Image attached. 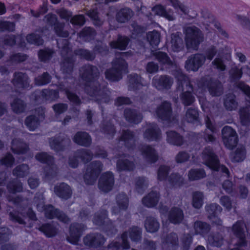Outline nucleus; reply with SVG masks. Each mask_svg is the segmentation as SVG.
Returning <instances> with one entry per match:
<instances>
[{
    "mask_svg": "<svg viewBox=\"0 0 250 250\" xmlns=\"http://www.w3.org/2000/svg\"><path fill=\"white\" fill-rule=\"evenodd\" d=\"M246 155L245 149L244 147L238 148L234 153L231 154V158L233 162H239L243 161Z\"/></svg>",
    "mask_w": 250,
    "mask_h": 250,
    "instance_id": "c03bdc74",
    "label": "nucleus"
},
{
    "mask_svg": "<svg viewBox=\"0 0 250 250\" xmlns=\"http://www.w3.org/2000/svg\"><path fill=\"white\" fill-rule=\"evenodd\" d=\"M53 53V51L50 49L41 50L39 53V57L42 61L45 62L49 60Z\"/></svg>",
    "mask_w": 250,
    "mask_h": 250,
    "instance_id": "774afa93",
    "label": "nucleus"
},
{
    "mask_svg": "<svg viewBox=\"0 0 250 250\" xmlns=\"http://www.w3.org/2000/svg\"><path fill=\"white\" fill-rule=\"evenodd\" d=\"M129 87L130 89L140 88L143 85L141 78L137 74L130 75L128 77Z\"/></svg>",
    "mask_w": 250,
    "mask_h": 250,
    "instance_id": "a19ab883",
    "label": "nucleus"
},
{
    "mask_svg": "<svg viewBox=\"0 0 250 250\" xmlns=\"http://www.w3.org/2000/svg\"><path fill=\"white\" fill-rule=\"evenodd\" d=\"M128 43V39L125 37H120L117 41L112 42L110 43V46L113 48H118L121 50H125Z\"/></svg>",
    "mask_w": 250,
    "mask_h": 250,
    "instance_id": "ea45409f",
    "label": "nucleus"
},
{
    "mask_svg": "<svg viewBox=\"0 0 250 250\" xmlns=\"http://www.w3.org/2000/svg\"><path fill=\"white\" fill-rule=\"evenodd\" d=\"M50 81L49 75L47 73H44L42 76L35 79V83L37 85H42L48 83Z\"/></svg>",
    "mask_w": 250,
    "mask_h": 250,
    "instance_id": "338daca9",
    "label": "nucleus"
},
{
    "mask_svg": "<svg viewBox=\"0 0 250 250\" xmlns=\"http://www.w3.org/2000/svg\"><path fill=\"white\" fill-rule=\"evenodd\" d=\"M55 192L61 198L67 199L71 195L69 186L64 183H62L55 188Z\"/></svg>",
    "mask_w": 250,
    "mask_h": 250,
    "instance_id": "cd10ccee",
    "label": "nucleus"
},
{
    "mask_svg": "<svg viewBox=\"0 0 250 250\" xmlns=\"http://www.w3.org/2000/svg\"><path fill=\"white\" fill-rule=\"evenodd\" d=\"M205 57L201 54L190 56L186 62L185 68L188 71H197L205 62Z\"/></svg>",
    "mask_w": 250,
    "mask_h": 250,
    "instance_id": "ddd939ff",
    "label": "nucleus"
},
{
    "mask_svg": "<svg viewBox=\"0 0 250 250\" xmlns=\"http://www.w3.org/2000/svg\"><path fill=\"white\" fill-rule=\"evenodd\" d=\"M167 133V141L169 144L177 146H181L183 144V138L175 132L169 131Z\"/></svg>",
    "mask_w": 250,
    "mask_h": 250,
    "instance_id": "c9c22d12",
    "label": "nucleus"
},
{
    "mask_svg": "<svg viewBox=\"0 0 250 250\" xmlns=\"http://www.w3.org/2000/svg\"><path fill=\"white\" fill-rule=\"evenodd\" d=\"M178 239L176 234H171L167 238L166 243L170 250H175Z\"/></svg>",
    "mask_w": 250,
    "mask_h": 250,
    "instance_id": "0e129e2a",
    "label": "nucleus"
},
{
    "mask_svg": "<svg viewBox=\"0 0 250 250\" xmlns=\"http://www.w3.org/2000/svg\"><path fill=\"white\" fill-rule=\"evenodd\" d=\"M244 223L241 221L237 222L233 226L232 231L238 238L239 242L237 247L231 250H243L241 248L246 245V242L244 239Z\"/></svg>",
    "mask_w": 250,
    "mask_h": 250,
    "instance_id": "2eb2a0df",
    "label": "nucleus"
},
{
    "mask_svg": "<svg viewBox=\"0 0 250 250\" xmlns=\"http://www.w3.org/2000/svg\"><path fill=\"white\" fill-rule=\"evenodd\" d=\"M184 215L182 210L178 208H172L168 214V219L173 224L180 223L183 219Z\"/></svg>",
    "mask_w": 250,
    "mask_h": 250,
    "instance_id": "2f4dec72",
    "label": "nucleus"
},
{
    "mask_svg": "<svg viewBox=\"0 0 250 250\" xmlns=\"http://www.w3.org/2000/svg\"><path fill=\"white\" fill-rule=\"evenodd\" d=\"M169 184L172 187H177L181 186L183 183V178L177 174H171L167 178Z\"/></svg>",
    "mask_w": 250,
    "mask_h": 250,
    "instance_id": "09e8293b",
    "label": "nucleus"
},
{
    "mask_svg": "<svg viewBox=\"0 0 250 250\" xmlns=\"http://www.w3.org/2000/svg\"><path fill=\"white\" fill-rule=\"evenodd\" d=\"M37 208L41 211L44 210L45 216L48 218L52 219L56 217L61 221L64 223H66L69 221V218L65 214L60 212L57 209H55L52 206L48 205L44 208L43 201L37 205Z\"/></svg>",
    "mask_w": 250,
    "mask_h": 250,
    "instance_id": "1a4fd4ad",
    "label": "nucleus"
},
{
    "mask_svg": "<svg viewBox=\"0 0 250 250\" xmlns=\"http://www.w3.org/2000/svg\"><path fill=\"white\" fill-rule=\"evenodd\" d=\"M117 202L120 211L121 209H125L128 206V199L125 194H120L117 197Z\"/></svg>",
    "mask_w": 250,
    "mask_h": 250,
    "instance_id": "864d4df0",
    "label": "nucleus"
},
{
    "mask_svg": "<svg viewBox=\"0 0 250 250\" xmlns=\"http://www.w3.org/2000/svg\"><path fill=\"white\" fill-rule=\"evenodd\" d=\"M194 228L195 234L204 235L209 230V226L205 223L196 222L194 223Z\"/></svg>",
    "mask_w": 250,
    "mask_h": 250,
    "instance_id": "37998d69",
    "label": "nucleus"
},
{
    "mask_svg": "<svg viewBox=\"0 0 250 250\" xmlns=\"http://www.w3.org/2000/svg\"><path fill=\"white\" fill-rule=\"evenodd\" d=\"M171 109L170 104L167 102H163L156 110L155 114L157 117L167 122L168 125L175 123V119L171 117Z\"/></svg>",
    "mask_w": 250,
    "mask_h": 250,
    "instance_id": "f8f14e48",
    "label": "nucleus"
},
{
    "mask_svg": "<svg viewBox=\"0 0 250 250\" xmlns=\"http://www.w3.org/2000/svg\"><path fill=\"white\" fill-rule=\"evenodd\" d=\"M95 35V31L90 27H86L79 34L80 38L87 41L89 39L93 37Z\"/></svg>",
    "mask_w": 250,
    "mask_h": 250,
    "instance_id": "13d9d810",
    "label": "nucleus"
},
{
    "mask_svg": "<svg viewBox=\"0 0 250 250\" xmlns=\"http://www.w3.org/2000/svg\"><path fill=\"white\" fill-rule=\"evenodd\" d=\"M73 140L76 144L85 146L90 145L91 142L88 134L84 132L77 133L74 137Z\"/></svg>",
    "mask_w": 250,
    "mask_h": 250,
    "instance_id": "c85d7f7f",
    "label": "nucleus"
},
{
    "mask_svg": "<svg viewBox=\"0 0 250 250\" xmlns=\"http://www.w3.org/2000/svg\"><path fill=\"white\" fill-rule=\"evenodd\" d=\"M203 204V195L202 192H196L193 194L192 205L196 208H200Z\"/></svg>",
    "mask_w": 250,
    "mask_h": 250,
    "instance_id": "3c124183",
    "label": "nucleus"
},
{
    "mask_svg": "<svg viewBox=\"0 0 250 250\" xmlns=\"http://www.w3.org/2000/svg\"><path fill=\"white\" fill-rule=\"evenodd\" d=\"M40 230L48 237H52L56 233V229L49 224L42 226L40 228Z\"/></svg>",
    "mask_w": 250,
    "mask_h": 250,
    "instance_id": "603ef678",
    "label": "nucleus"
},
{
    "mask_svg": "<svg viewBox=\"0 0 250 250\" xmlns=\"http://www.w3.org/2000/svg\"><path fill=\"white\" fill-rule=\"evenodd\" d=\"M127 233H124L119 241H115L110 244L108 246V250H121V249H128L129 245L127 242Z\"/></svg>",
    "mask_w": 250,
    "mask_h": 250,
    "instance_id": "393cba45",
    "label": "nucleus"
},
{
    "mask_svg": "<svg viewBox=\"0 0 250 250\" xmlns=\"http://www.w3.org/2000/svg\"><path fill=\"white\" fill-rule=\"evenodd\" d=\"M121 58L117 59L113 62L111 69L107 70L105 72L106 78L112 81H117L122 79V74L126 72L127 64L123 59L126 55V53L121 54Z\"/></svg>",
    "mask_w": 250,
    "mask_h": 250,
    "instance_id": "7ed1b4c3",
    "label": "nucleus"
},
{
    "mask_svg": "<svg viewBox=\"0 0 250 250\" xmlns=\"http://www.w3.org/2000/svg\"><path fill=\"white\" fill-rule=\"evenodd\" d=\"M216 54L217 57L212 62V65L219 70L224 71L226 67L225 61L223 60L225 58L224 53L220 50L217 51L214 47H212L207 51L206 56L210 61Z\"/></svg>",
    "mask_w": 250,
    "mask_h": 250,
    "instance_id": "9d476101",
    "label": "nucleus"
},
{
    "mask_svg": "<svg viewBox=\"0 0 250 250\" xmlns=\"http://www.w3.org/2000/svg\"><path fill=\"white\" fill-rule=\"evenodd\" d=\"M114 184V178L112 173L107 172L100 177L99 182V188L104 192L110 190Z\"/></svg>",
    "mask_w": 250,
    "mask_h": 250,
    "instance_id": "f3484780",
    "label": "nucleus"
},
{
    "mask_svg": "<svg viewBox=\"0 0 250 250\" xmlns=\"http://www.w3.org/2000/svg\"><path fill=\"white\" fill-rule=\"evenodd\" d=\"M85 229L84 226L73 224L70 228V235L67 237L68 241L73 244H77L82 232Z\"/></svg>",
    "mask_w": 250,
    "mask_h": 250,
    "instance_id": "a211bd4d",
    "label": "nucleus"
},
{
    "mask_svg": "<svg viewBox=\"0 0 250 250\" xmlns=\"http://www.w3.org/2000/svg\"><path fill=\"white\" fill-rule=\"evenodd\" d=\"M142 154L143 157L150 163L155 162L158 155L153 148L149 146H144L142 148Z\"/></svg>",
    "mask_w": 250,
    "mask_h": 250,
    "instance_id": "a878e982",
    "label": "nucleus"
},
{
    "mask_svg": "<svg viewBox=\"0 0 250 250\" xmlns=\"http://www.w3.org/2000/svg\"><path fill=\"white\" fill-rule=\"evenodd\" d=\"M178 81L179 88H180L181 85L182 89L183 91V93L181 95V99L182 103L185 105H190L193 102L194 98L191 94L193 88L190 85L188 78L181 73L178 77Z\"/></svg>",
    "mask_w": 250,
    "mask_h": 250,
    "instance_id": "39448f33",
    "label": "nucleus"
},
{
    "mask_svg": "<svg viewBox=\"0 0 250 250\" xmlns=\"http://www.w3.org/2000/svg\"><path fill=\"white\" fill-rule=\"evenodd\" d=\"M152 83L159 90L167 89L170 88L173 83V81L167 76H156L153 78Z\"/></svg>",
    "mask_w": 250,
    "mask_h": 250,
    "instance_id": "dca6fc26",
    "label": "nucleus"
},
{
    "mask_svg": "<svg viewBox=\"0 0 250 250\" xmlns=\"http://www.w3.org/2000/svg\"><path fill=\"white\" fill-rule=\"evenodd\" d=\"M206 209L209 214V218L212 220V222L217 225H221L222 221L216 217V214L221 212L222 208L216 204H212L207 206Z\"/></svg>",
    "mask_w": 250,
    "mask_h": 250,
    "instance_id": "4be33fe9",
    "label": "nucleus"
},
{
    "mask_svg": "<svg viewBox=\"0 0 250 250\" xmlns=\"http://www.w3.org/2000/svg\"><path fill=\"white\" fill-rule=\"evenodd\" d=\"M125 116L128 122L134 124L140 123L142 119V116L140 114H137L136 111L128 109L125 111Z\"/></svg>",
    "mask_w": 250,
    "mask_h": 250,
    "instance_id": "72a5a7b5",
    "label": "nucleus"
},
{
    "mask_svg": "<svg viewBox=\"0 0 250 250\" xmlns=\"http://www.w3.org/2000/svg\"><path fill=\"white\" fill-rule=\"evenodd\" d=\"M57 44L59 48H61V54L63 58L64 62L62 64V69L64 72H70L72 68L73 60L71 57V51L69 49L68 41L66 40L62 39L57 41Z\"/></svg>",
    "mask_w": 250,
    "mask_h": 250,
    "instance_id": "0eeeda50",
    "label": "nucleus"
},
{
    "mask_svg": "<svg viewBox=\"0 0 250 250\" xmlns=\"http://www.w3.org/2000/svg\"><path fill=\"white\" fill-rule=\"evenodd\" d=\"M168 47L174 52H178L183 48V42L182 39V34L176 32L172 34L171 40L168 42Z\"/></svg>",
    "mask_w": 250,
    "mask_h": 250,
    "instance_id": "412c9836",
    "label": "nucleus"
},
{
    "mask_svg": "<svg viewBox=\"0 0 250 250\" xmlns=\"http://www.w3.org/2000/svg\"><path fill=\"white\" fill-rule=\"evenodd\" d=\"M12 109L16 113H21L24 109V104L23 102L20 99H14L11 103Z\"/></svg>",
    "mask_w": 250,
    "mask_h": 250,
    "instance_id": "5fc2aeb1",
    "label": "nucleus"
},
{
    "mask_svg": "<svg viewBox=\"0 0 250 250\" xmlns=\"http://www.w3.org/2000/svg\"><path fill=\"white\" fill-rule=\"evenodd\" d=\"M27 41L31 44H34L37 45L42 44L43 41L40 38V37L37 36V35L31 34L28 35L26 37Z\"/></svg>",
    "mask_w": 250,
    "mask_h": 250,
    "instance_id": "69168bd1",
    "label": "nucleus"
},
{
    "mask_svg": "<svg viewBox=\"0 0 250 250\" xmlns=\"http://www.w3.org/2000/svg\"><path fill=\"white\" fill-rule=\"evenodd\" d=\"M134 164L128 162L126 159H119L117 163V168L119 170H130L133 169Z\"/></svg>",
    "mask_w": 250,
    "mask_h": 250,
    "instance_id": "8fccbe9b",
    "label": "nucleus"
},
{
    "mask_svg": "<svg viewBox=\"0 0 250 250\" xmlns=\"http://www.w3.org/2000/svg\"><path fill=\"white\" fill-rule=\"evenodd\" d=\"M44 119V111L41 108H39L38 117L30 116L25 120V124L27 128L31 131L34 130L39 125L40 121Z\"/></svg>",
    "mask_w": 250,
    "mask_h": 250,
    "instance_id": "aec40b11",
    "label": "nucleus"
},
{
    "mask_svg": "<svg viewBox=\"0 0 250 250\" xmlns=\"http://www.w3.org/2000/svg\"><path fill=\"white\" fill-rule=\"evenodd\" d=\"M153 54L160 63L167 64H171V61L166 53L157 51Z\"/></svg>",
    "mask_w": 250,
    "mask_h": 250,
    "instance_id": "4d7b16f0",
    "label": "nucleus"
},
{
    "mask_svg": "<svg viewBox=\"0 0 250 250\" xmlns=\"http://www.w3.org/2000/svg\"><path fill=\"white\" fill-rule=\"evenodd\" d=\"M107 218H106V211H103L100 213H98L95 214L93 223L97 225H101L103 223L107 222Z\"/></svg>",
    "mask_w": 250,
    "mask_h": 250,
    "instance_id": "052dcab7",
    "label": "nucleus"
},
{
    "mask_svg": "<svg viewBox=\"0 0 250 250\" xmlns=\"http://www.w3.org/2000/svg\"><path fill=\"white\" fill-rule=\"evenodd\" d=\"M152 12L155 15L163 17L168 21H173L175 17L172 11L170 9L166 10L161 5H157L153 7Z\"/></svg>",
    "mask_w": 250,
    "mask_h": 250,
    "instance_id": "b1692460",
    "label": "nucleus"
},
{
    "mask_svg": "<svg viewBox=\"0 0 250 250\" xmlns=\"http://www.w3.org/2000/svg\"><path fill=\"white\" fill-rule=\"evenodd\" d=\"M159 199V193L152 191L143 199L142 202L145 206L150 208L155 206L157 204Z\"/></svg>",
    "mask_w": 250,
    "mask_h": 250,
    "instance_id": "7c9ffc66",
    "label": "nucleus"
},
{
    "mask_svg": "<svg viewBox=\"0 0 250 250\" xmlns=\"http://www.w3.org/2000/svg\"><path fill=\"white\" fill-rule=\"evenodd\" d=\"M70 143L69 140H62L59 142L58 139L55 138H51L49 141L50 147L52 149L55 151H58L62 149V146L65 144H69Z\"/></svg>",
    "mask_w": 250,
    "mask_h": 250,
    "instance_id": "de8ad7c7",
    "label": "nucleus"
},
{
    "mask_svg": "<svg viewBox=\"0 0 250 250\" xmlns=\"http://www.w3.org/2000/svg\"><path fill=\"white\" fill-rule=\"evenodd\" d=\"M83 241L86 246L98 248L104 244L105 240L101 234H96L87 235Z\"/></svg>",
    "mask_w": 250,
    "mask_h": 250,
    "instance_id": "6ab92c4d",
    "label": "nucleus"
},
{
    "mask_svg": "<svg viewBox=\"0 0 250 250\" xmlns=\"http://www.w3.org/2000/svg\"><path fill=\"white\" fill-rule=\"evenodd\" d=\"M103 170V165L97 161H94L87 166L83 178L87 185H92Z\"/></svg>",
    "mask_w": 250,
    "mask_h": 250,
    "instance_id": "6e6552de",
    "label": "nucleus"
},
{
    "mask_svg": "<svg viewBox=\"0 0 250 250\" xmlns=\"http://www.w3.org/2000/svg\"><path fill=\"white\" fill-rule=\"evenodd\" d=\"M206 87H208V91L211 95L218 96L222 93V86L220 83L207 81L204 82L195 93L199 98V101L203 110L205 112H211L210 103L207 101L204 97L199 95L200 91L202 92Z\"/></svg>",
    "mask_w": 250,
    "mask_h": 250,
    "instance_id": "f03ea898",
    "label": "nucleus"
},
{
    "mask_svg": "<svg viewBox=\"0 0 250 250\" xmlns=\"http://www.w3.org/2000/svg\"><path fill=\"white\" fill-rule=\"evenodd\" d=\"M132 16V11L128 8L121 10L117 14V20L119 22H125L127 21Z\"/></svg>",
    "mask_w": 250,
    "mask_h": 250,
    "instance_id": "58836bf2",
    "label": "nucleus"
},
{
    "mask_svg": "<svg viewBox=\"0 0 250 250\" xmlns=\"http://www.w3.org/2000/svg\"><path fill=\"white\" fill-rule=\"evenodd\" d=\"M147 40L152 46H157L160 42V34L156 31L149 32L147 34Z\"/></svg>",
    "mask_w": 250,
    "mask_h": 250,
    "instance_id": "4c0bfd02",
    "label": "nucleus"
},
{
    "mask_svg": "<svg viewBox=\"0 0 250 250\" xmlns=\"http://www.w3.org/2000/svg\"><path fill=\"white\" fill-rule=\"evenodd\" d=\"M129 236L132 241L137 242L141 238V231L137 227H133L130 229Z\"/></svg>",
    "mask_w": 250,
    "mask_h": 250,
    "instance_id": "680f3d73",
    "label": "nucleus"
},
{
    "mask_svg": "<svg viewBox=\"0 0 250 250\" xmlns=\"http://www.w3.org/2000/svg\"><path fill=\"white\" fill-rule=\"evenodd\" d=\"M203 163L208 167L216 171H221L229 176V171L224 166H220L219 161L210 147H207L203 150L201 156Z\"/></svg>",
    "mask_w": 250,
    "mask_h": 250,
    "instance_id": "20e7f679",
    "label": "nucleus"
},
{
    "mask_svg": "<svg viewBox=\"0 0 250 250\" xmlns=\"http://www.w3.org/2000/svg\"><path fill=\"white\" fill-rule=\"evenodd\" d=\"M224 104L226 108L229 110L235 109L237 104L234 100V96L233 95L229 96L225 100Z\"/></svg>",
    "mask_w": 250,
    "mask_h": 250,
    "instance_id": "6e6d98bb",
    "label": "nucleus"
},
{
    "mask_svg": "<svg viewBox=\"0 0 250 250\" xmlns=\"http://www.w3.org/2000/svg\"><path fill=\"white\" fill-rule=\"evenodd\" d=\"M203 39V35L197 28L189 26L186 29L185 41L188 48L196 49Z\"/></svg>",
    "mask_w": 250,
    "mask_h": 250,
    "instance_id": "423d86ee",
    "label": "nucleus"
},
{
    "mask_svg": "<svg viewBox=\"0 0 250 250\" xmlns=\"http://www.w3.org/2000/svg\"><path fill=\"white\" fill-rule=\"evenodd\" d=\"M29 167L26 165H22L17 167L14 170L13 173L15 175L19 177H23L28 173Z\"/></svg>",
    "mask_w": 250,
    "mask_h": 250,
    "instance_id": "bf43d9fd",
    "label": "nucleus"
},
{
    "mask_svg": "<svg viewBox=\"0 0 250 250\" xmlns=\"http://www.w3.org/2000/svg\"><path fill=\"white\" fill-rule=\"evenodd\" d=\"M206 176V173L202 169H192L188 174V179L190 180H196L204 178Z\"/></svg>",
    "mask_w": 250,
    "mask_h": 250,
    "instance_id": "79ce46f5",
    "label": "nucleus"
},
{
    "mask_svg": "<svg viewBox=\"0 0 250 250\" xmlns=\"http://www.w3.org/2000/svg\"><path fill=\"white\" fill-rule=\"evenodd\" d=\"M222 139L225 146L232 149L237 144V136L236 132L230 126H226L222 130Z\"/></svg>",
    "mask_w": 250,
    "mask_h": 250,
    "instance_id": "9b49d317",
    "label": "nucleus"
},
{
    "mask_svg": "<svg viewBox=\"0 0 250 250\" xmlns=\"http://www.w3.org/2000/svg\"><path fill=\"white\" fill-rule=\"evenodd\" d=\"M36 158L39 161L46 163L48 165V167H47L45 170V178L49 177L50 174L52 175L54 172V167L50 166L53 162L52 157L45 153H40L36 155Z\"/></svg>",
    "mask_w": 250,
    "mask_h": 250,
    "instance_id": "5701e85b",
    "label": "nucleus"
},
{
    "mask_svg": "<svg viewBox=\"0 0 250 250\" xmlns=\"http://www.w3.org/2000/svg\"><path fill=\"white\" fill-rule=\"evenodd\" d=\"M82 78L85 81L84 90L90 99L100 102H107L105 90L98 89L99 83L96 78L98 75V70L96 67L86 65L80 70Z\"/></svg>",
    "mask_w": 250,
    "mask_h": 250,
    "instance_id": "f257e3e1",
    "label": "nucleus"
},
{
    "mask_svg": "<svg viewBox=\"0 0 250 250\" xmlns=\"http://www.w3.org/2000/svg\"><path fill=\"white\" fill-rule=\"evenodd\" d=\"M147 182L144 178L138 179L136 183V188L138 192L142 193L147 187Z\"/></svg>",
    "mask_w": 250,
    "mask_h": 250,
    "instance_id": "e2e57ef3",
    "label": "nucleus"
},
{
    "mask_svg": "<svg viewBox=\"0 0 250 250\" xmlns=\"http://www.w3.org/2000/svg\"><path fill=\"white\" fill-rule=\"evenodd\" d=\"M240 119L242 127L245 128L250 125V113L247 108L241 109L240 111Z\"/></svg>",
    "mask_w": 250,
    "mask_h": 250,
    "instance_id": "49530a36",
    "label": "nucleus"
},
{
    "mask_svg": "<svg viewBox=\"0 0 250 250\" xmlns=\"http://www.w3.org/2000/svg\"><path fill=\"white\" fill-rule=\"evenodd\" d=\"M145 138L148 140H157L161 137L159 129L155 125H151L144 133Z\"/></svg>",
    "mask_w": 250,
    "mask_h": 250,
    "instance_id": "bb28decb",
    "label": "nucleus"
},
{
    "mask_svg": "<svg viewBox=\"0 0 250 250\" xmlns=\"http://www.w3.org/2000/svg\"><path fill=\"white\" fill-rule=\"evenodd\" d=\"M92 155L90 152L86 149H82L78 150L75 155L70 158L69 164L72 167H76L78 165V158H80L84 163H86L92 158Z\"/></svg>",
    "mask_w": 250,
    "mask_h": 250,
    "instance_id": "4468645a",
    "label": "nucleus"
},
{
    "mask_svg": "<svg viewBox=\"0 0 250 250\" xmlns=\"http://www.w3.org/2000/svg\"><path fill=\"white\" fill-rule=\"evenodd\" d=\"M12 82L19 88L26 87L28 85V80L26 75L21 73H16Z\"/></svg>",
    "mask_w": 250,
    "mask_h": 250,
    "instance_id": "c756f323",
    "label": "nucleus"
},
{
    "mask_svg": "<svg viewBox=\"0 0 250 250\" xmlns=\"http://www.w3.org/2000/svg\"><path fill=\"white\" fill-rule=\"evenodd\" d=\"M159 226L158 222L153 217L147 218L145 224L146 231L151 233L157 231Z\"/></svg>",
    "mask_w": 250,
    "mask_h": 250,
    "instance_id": "f704fd0d",
    "label": "nucleus"
},
{
    "mask_svg": "<svg viewBox=\"0 0 250 250\" xmlns=\"http://www.w3.org/2000/svg\"><path fill=\"white\" fill-rule=\"evenodd\" d=\"M26 144L20 141L19 139H14L12 141L11 149L16 154H23L28 150Z\"/></svg>",
    "mask_w": 250,
    "mask_h": 250,
    "instance_id": "473e14b6",
    "label": "nucleus"
},
{
    "mask_svg": "<svg viewBox=\"0 0 250 250\" xmlns=\"http://www.w3.org/2000/svg\"><path fill=\"white\" fill-rule=\"evenodd\" d=\"M203 22L207 30H209V28L212 29L213 27H215L219 29L220 27V23L215 21L214 17L210 15H208L207 18H205Z\"/></svg>",
    "mask_w": 250,
    "mask_h": 250,
    "instance_id": "a18cd8bd",
    "label": "nucleus"
},
{
    "mask_svg": "<svg viewBox=\"0 0 250 250\" xmlns=\"http://www.w3.org/2000/svg\"><path fill=\"white\" fill-rule=\"evenodd\" d=\"M185 120L189 123H196L199 121L198 112L195 108H188L185 116Z\"/></svg>",
    "mask_w": 250,
    "mask_h": 250,
    "instance_id": "e433bc0d",
    "label": "nucleus"
}]
</instances>
